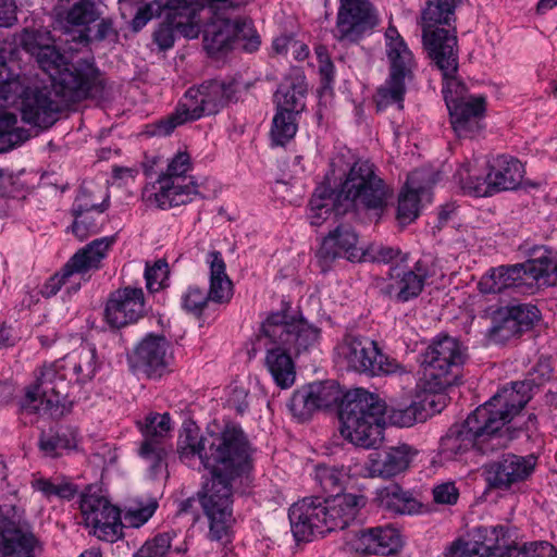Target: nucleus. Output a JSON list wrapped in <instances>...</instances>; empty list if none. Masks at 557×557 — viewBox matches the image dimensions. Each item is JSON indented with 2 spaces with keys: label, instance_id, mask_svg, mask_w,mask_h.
<instances>
[{
  "label": "nucleus",
  "instance_id": "de8ad7c7",
  "mask_svg": "<svg viewBox=\"0 0 557 557\" xmlns=\"http://www.w3.org/2000/svg\"><path fill=\"white\" fill-rule=\"evenodd\" d=\"M435 400L430 397H425L423 401H413L405 408H398L393 411L392 420L399 426H411L416 422H422L426 419L428 413L425 412L426 405L433 407Z\"/></svg>",
  "mask_w": 557,
  "mask_h": 557
},
{
  "label": "nucleus",
  "instance_id": "f257e3e1",
  "mask_svg": "<svg viewBox=\"0 0 557 557\" xmlns=\"http://www.w3.org/2000/svg\"><path fill=\"white\" fill-rule=\"evenodd\" d=\"M20 42L49 75L55 92L65 102H76L91 96L94 89L98 91L100 82L92 63H70L66 57L57 50L49 32L25 29Z\"/></svg>",
  "mask_w": 557,
  "mask_h": 557
},
{
  "label": "nucleus",
  "instance_id": "6ab92c4d",
  "mask_svg": "<svg viewBox=\"0 0 557 557\" xmlns=\"http://www.w3.org/2000/svg\"><path fill=\"white\" fill-rule=\"evenodd\" d=\"M65 383L53 366L44 367L36 381L26 387L20 407L28 413L60 417L64 411Z\"/></svg>",
  "mask_w": 557,
  "mask_h": 557
},
{
  "label": "nucleus",
  "instance_id": "4be33fe9",
  "mask_svg": "<svg viewBox=\"0 0 557 557\" xmlns=\"http://www.w3.org/2000/svg\"><path fill=\"white\" fill-rule=\"evenodd\" d=\"M377 24L369 0H341L333 36L341 42H356Z\"/></svg>",
  "mask_w": 557,
  "mask_h": 557
},
{
  "label": "nucleus",
  "instance_id": "09e8293b",
  "mask_svg": "<svg viewBox=\"0 0 557 557\" xmlns=\"http://www.w3.org/2000/svg\"><path fill=\"white\" fill-rule=\"evenodd\" d=\"M521 333V326L515 322L508 309L499 310L493 318V324L488 330V337L495 343H503Z\"/></svg>",
  "mask_w": 557,
  "mask_h": 557
},
{
  "label": "nucleus",
  "instance_id": "4c0bfd02",
  "mask_svg": "<svg viewBox=\"0 0 557 557\" xmlns=\"http://www.w3.org/2000/svg\"><path fill=\"white\" fill-rule=\"evenodd\" d=\"M203 4L198 0H168L165 11H171V24L175 30L186 38H196L200 33L199 10Z\"/></svg>",
  "mask_w": 557,
  "mask_h": 557
},
{
  "label": "nucleus",
  "instance_id": "5fc2aeb1",
  "mask_svg": "<svg viewBox=\"0 0 557 557\" xmlns=\"http://www.w3.org/2000/svg\"><path fill=\"white\" fill-rule=\"evenodd\" d=\"M34 490L40 492L47 498L58 496L60 498H71L76 493V488L65 482H54L45 478H36L32 481Z\"/></svg>",
  "mask_w": 557,
  "mask_h": 557
},
{
  "label": "nucleus",
  "instance_id": "7ed1b4c3",
  "mask_svg": "<svg viewBox=\"0 0 557 557\" xmlns=\"http://www.w3.org/2000/svg\"><path fill=\"white\" fill-rule=\"evenodd\" d=\"M250 447L232 455L221 461L220 455L207 457L211 479L208 480L200 492L199 502L209 520V535L220 541L227 535L233 523V482L242 475L249 465Z\"/></svg>",
  "mask_w": 557,
  "mask_h": 557
},
{
  "label": "nucleus",
  "instance_id": "0e129e2a",
  "mask_svg": "<svg viewBox=\"0 0 557 557\" xmlns=\"http://www.w3.org/2000/svg\"><path fill=\"white\" fill-rule=\"evenodd\" d=\"M434 500L438 504H455L459 493L454 483L447 482L437 485L433 490Z\"/></svg>",
  "mask_w": 557,
  "mask_h": 557
},
{
  "label": "nucleus",
  "instance_id": "393cba45",
  "mask_svg": "<svg viewBox=\"0 0 557 557\" xmlns=\"http://www.w3.org/2000/svg\"><path fill=\"white\" fill-rule=\"evenodd\" d=\"M34 535L16 519L14 507H0V557H34Z\"/></svg>",
  "mask_w": 557,
  "mask_h": 557
},
{
  "label": "nucleus",
  "instance_id": "72a5a7b5",
  "mask_svg": "<svg viewBox=\"0 0 557 557\" xmlns=\"http://www.w3.org/2000/svg\"><path fill=\"white\" fill-rule=\"evenodd\" d=\"M354 547L363 555L388 556L401 547V540L393 528H369L357 533Z\"/></svg>",
  "mask_w": 557,
  "mask_h": 557
},
{
  "label": "nucleus",
  "instance_id": "b1692460",
  "mask_svg": "<svg viewBox=\"0 0 557 557\" xmlns=\"http://www.w3.org/2000/svg\"><path fill=\"white\" fill-rule=\"evenodd\" d=\"M114 242V236L102 237L79 249L64 265L61 276L55 275L49 281L45 287V294L47 296L55 294L66 278L74 273H85L91 269H98Z\"/></svg>",
  "mask_w": 557,
  "mask_h": 557
},
{
  "label": "nucleus",
  "instance_id": "dca6fc26",
  "mask_svg": "<svg viewBox=\"0 0 557 557\" xmlns=\"http://www.w3.org/2000/svg\"><path fill=\"white\" fill-rule=\"evenodd\" d=\"M503 532V528H499ZM483 537L479 529L471 539H462L453 543L450 550L457 557H549L554 546L547 542L531 543L521 548L499 543L498 529L493 528L490 536Z\"/></svg>",
  "mask_w": 557,
  "mask_h": 557
},
{
  "label": "nucleus",
  "instance_id": "cd10ccee",
  "mask_svg": "<svg viewBox=\"0 0 557 557\" xmlns=\"http://www.w3.org/2000/svg\"><path fill=\"white\" fill-rule=\"evenodd\" d=\"M363 247L358 245V236L348 224H338L324 237L318 258L322 267H326L337 257H344L352 262L364 261Z\"/></svg>",
  "mask_w": 557,
  "mask_h": 557
},
{
  "label": "nucleus",
  "instance_id": "473e14b6",
  "mask_svg": "<svg viewBox=\"0 0 557 557\" xmlns=\"http://www.w3.org/2000/svg\"><path fill=\"white\" fill-rule=\"evenodd\" d=\"M18 50L12 44L0 46V108L13 102L23 90Z\"/></svg>",
  "mask_w": 557,
  "mask_h": 557
},
{
  "label": "nucleus",
  "instance_id": "f8f14e48",
  "mask_svg": "<svg viewBox=\"0 0 557 557\" xmlns=\"http://www.w3.org/2000/svg\"><path fill=\"white\" fill-rule=\"evenodd\" d=\"M341 193L345 208L349 211L364 209L380 215L391 197L385 186L369 161H357L350 168L346 181L342 184Z\"/></svg>",
  "mask_w": 557,
  "mask_h": 557
},
{
  "label": "nucleus",
  "instance_id": "680f3d73",
  "mask_svg": "<svg viewBox=\"0 0 557 557\" xmlns=\"http://www.w3.org/2000/svg\"><path fill=\"white\" fill-rule=\"evenodd\" d=\"M175 27L171 24V11H166V23L159 26L153 33V40L161 50L171 48L174 44Z\"/></svg>",
  "mask_w": 557,
  "mask_h": 557
},
{
  "label": "nucleus",
  "instance_id": "aec40b11",
  "mask_svg": "<svg viewBox=\"0 0 557 557\" xmlns=\"http://www.w3.org/2000/svg\"><path fill=\"white\" fill-rule=\"evenodd\" d=\"M81 511L85 525L91 528L98 539L113 543L122 536L123 523L119 508L91 487L82 495Z\"/></svg>",
  "mask_w": 557,
  "mask_h": 557
},
{
  "label": "nucleus",
  "instance_id": "c85d7f7f",
  "mask_svg": "<svg viewBox=\"0 0 557 557\" xmlns=\"http://www.w3.org/2000/svg\"><path fill=\"white\" fill-rule=\"evenodd\" d=\"M437 180L438 174L428 169L410 173L398 199L397 219L401 224L410 223L418 216L421 197L428 194Z\"/></svg>",
  "mask_w": 557,
  "mask_h": 557
},
{
  "label": "nucleus",
  "instance_id": "f3484780",
  "mask_svg": "<svg viewBox=\"0 0 557 557\" xmlns=\"http://www.w3.org/2000/svg\"><path fill=\"white\" fill-rule=\"evenodd\" d=\"M320 337V329L308 323L304 318L288 320L283 313L272 314L261 326L259 341L268 339L270 345H282L289 352L298 356L309 351Z\"/></svg>",
  "mask_w": 557,
  "mask_h": 557
},
{
  "label": "nucleus",
  "instance_id": "423d86ee",
  "mask_svg": "<svg viewBox=\"0 0 557 557\" xmlns=\"http://www.w3.org/2000/svg\"><path fill=\"white\" fill-rule=\"evenodd\" d=\"M512 436L506 433H495L488 424L485 411L475 409L468 418L454 424L441 441V454L445 458H455L471 448L483 454L493 453L506 447Z\"/></svg>",
  "mask_w": 557,
  "mask_h": 557
},
{
  "label": "nucleus",
  "instance_id": "8fccbe9b",
  "mask_svg": "<svg viewBox=\"0 0 557 557\" xmlns=\"http://www.w3.org/2000/svg\"><path fill=\"white\" fill-rule=\"evenodd\" d=\"M459 178L462 184V189L475 197H487L497 193L496 187L493 186V180L488 172L485 177L472 176L468 166L459 171Z\"/></svg>",
  "mask_w": 557,
  "mask_h": 557
},
{
  "label": "nucleus",
  "instance_id": "37998d69",
  "mask_svg": "<svg viewBox=\"0 0 557 557\" xmlns=\"http://www.w3.org/2000/svg\"><path fill=\"white\" fill-rule=\"evenodd\" d=\"M64 369L73 372L77 382L91 380L97 370L96 350L89 345H81L64 358Z\"/></svg>",
  "mask_w": 557,
  "mask_h": 557
},
{
  "label": "nucleus",
  "instance_id": "7c9ffc66",
  "mask_svg": "<svg viewBox=\"0 0 557 557\" xmlns=\"http://www.w3.org/2000/svg\"><path fill=\"white\" fill-rule=\"evenodd\" d=\"M535 465V457L532 455L507 454L499 460L487 465V480L495 487H509L525 480L534 470Z\"/></svg>",
  "mask_w": 557,
  "mask_h": 557
},
{
  "label": "nucleus",
  "instance_id": "f03ea898",
  "mask_svg": "<svg viewBox=\"0 0 557 557\" xmlns=\"http://www.w3.org/2000/svg\"><path fill=\"white\" fill-rule=\"evenodd\" d=\"M366 505L367 497L354 493H337L324 500L304 498L289 508L293 535L297 541H308L311 536L345 530Z\"/></svg>",
  "mask_w": 557,
  "mask_h": 557
},
{
  "label": "nucleus",
  "instance_id": "ea45409f",
  "mask_svg": "<svg viewBox=\"0 0 557 557\" xmlns=\"http://www.w3.org/2000/svg\"><path fill=\"white\" fill-rule=\"evenodd\" d=\"M264 345L267 346L265 366L274 382L283 389L289 388L296 379L292 352L282 345H270L269 342Z\"/></svg>",
  "mask_w": 557,
  "mask_h": 557
},
{
  "label": "nucleus",
  "instance_id": "6e6d98bb",
  "mask_svg": "<svg viewBox=\"0 0 557 557\" xmlns=\"http://www.w3.org/2000/svg\"><path fill=\"white\" fill-rule=\"evenodd\" d=\"M157 502L149 500L147 504L131 505L124 515L127 525L138 528L149 520L157 509Z\"/></svg>",
  "mask_w": 557,
  "mask_h": 557
},
{
  "label": "nucleus",
  "instance_id": "69168bd1",
  "mask_svg": "<svg viewBox=\"0 0 557 557\" xmlns=\"http://www.w3.org/2000/svg\"><path fill=\"white\" fill-rule=\"evenodd\" d=\"M27 131L0 132V153L5 152L29 138Z\"/></svg>",
  "mask_w": 557,
  "mask_h": 557
},
{
  "label": "nucleus",
  "instance_id": "58836bf2",
  "mask_svg": "<svg viewBox=\"0 0 557 557\" xmlns=\"http://www.w3.org/2000/svg\"><path fill=\"white\" fill-rule=\"evenodd\" d=\"M416 451L407 444L389 447L377 458H372L369 472L372 476L392 478L405 471Z\"/></svg>",
  "mask_w": 557,
  "mask_h": 557
},
{
  "label": "nucleus",
  "instance_id": "c03bdc74",
  "mask_svg": "<svg viewBox=\"0 0 557 557\" xmlns=\"http://www.w3.org/2000/svg\"><path fill=\"white\" fill-rule=\"evenodd\" d=\"M496 191L516 189L523 177V166L516 159L499 158L490 170Z\"/></svg>",
  "mask_w": 557,
  "mask_h": 557
},
{
  "label": "nucleus",
  "instance_id": "0eeeda50",
  "mask_svg": "<svg viewBox=\"0 0 557 557\" xmlns=\"http://www.w3.org/2000/svg\"><path fill=\"white\" fill-rule=\"evenodd\" d=\"M232 82L208 81L197 87H190L184 95L183 101L176 111L160 122L158 132L161 135L170 134L176 126L200 119L203 115L218 113L235 95Z\"/></svg>",
  "mask_w": 557,
  "mask_h": 557
},
{
  "label": "nucleus",
  "instance_id": "e2e57ef3",
  "mask_svg": "<svg viewBox=\"0 0 557 557\" xmlns=\"http://www.w3.org/2000/svg\"><path fill=\"white\" fill-rule=\"evenodd\" d=\"M364 261L388 262L394 259L397 251L392 247L371 245L363 249Z\"/></svg>",
  "mask_w": 557,
  "mask_h": 557
},
{
  "label": "nucleus",
  "instance_id": "412c9836",
  "mask_svg": "<svg viewBox=\"0 0 557 557\" xmlns=\"http://www.w3.org/2000/svg\"><path fill=\"white\" fill-rule=\"evenodd\" d=\"M210 264V289L206 293L198 287H189L183 296L184 308L198 315L207 305L208 300L215 302L228 301L232 297L233 285L226 274L225 262L218 251L209 253Z\"/></svg>",
  "mask_w": 557,
  "mask_h": 557
},
{
  "label": "nucleus",
  "instance_id": "bb28decb",
  "mask_svg": "<svg viewBox=\"0 0 557 557\" xmlns=\"http://www.w3.org/2000/svg\"><path fill=\"white\" fill-rule=\"evenodd\" d=\"M102 4L103 0H77L72 8L66 11L64 16L65 38L61 39L62 42L65 44L64 51L66 53L78 52L89 44L86 29H78L72 33L67 27L70 25L85 26L95 22L101 15L100 7Z\"/></svg>",
  "mask_w": 557,
  "mask_h": 557
},
{
  "label": "nucleus",
  "instance_id": "c756f323",
  "mask_svg": "<svg viewBox=\"0 0 557 557\" xmlns=\"http://www.w3.org/2000/svg\"><path fill=\"white\" fill-rule=\"evenodd\" d=\"M134 358L149 376L160 377L173 359L171 344L163 335H147L136 347Z\"/></svg>",
  "mask_w": 557,
  "mask_h": 557
},
{
  "label": "nucleus",
  "instance_id": "4d7b16f0",
  "mask_svg": "<svg viewBox=\"0 0 557 557\" xmlns=\"http://www.w3.org/2000/svg\"><path fill=\"white\" fill-rule=\"evenodd\" d=\"M168 275L169 265L164 259L157 260L151 267L147 265L145 278L148 290L153 293L162 288Z\"/></svg>",
  "mask_w": 557,
  "mask_h": 557
},
{
  "label": "nucleus",
  "instance_id": "9d476101",
  "mask_svg": "<svg viewBox=\"0 0 557 557\" xmlns=\"http://www.w3.org/2000/svg\"><path fill=\"white\" fill-rule=\"evenodd\" d=\"M203 24V45L209 53L228 48L235 40L244 41L243 48L249 52L258 49L259 36L250 21L232 20L225 11H216L214 4L202 5L198 12Z\"/></svg>",
  "mask_w": 557,
  "mask_h": 557
},
{
  "label": "nucleus",
  "instance_id": "39448f33",
  "mask_svg": "<svg viewBox=\"0 0 557 557\" xmlns=\"http://www.w3.org/2000/svg\"><path fill=\"white\" fill-rule=\"evenodd\" d=\"M460 0H429L422 11V38L431 59L450 73L456 69L457 37L440 25H450Z\"/></svg>",
  "mask_w": 557,
  "mask_h": 557
},
{
  "label": "nucleus",
  "instance_id": "3c124183",
  "mask_svg": "<svg viewBox=\"0 0 557 557\" xmlns=\"http://www.w3.org/2000/svg\"><path fill=\"white\" fill-rule=\"evenodd\" d=\"M295 115L296 114L277 110L271 129V136L275 145L283 146L295 136L297 132Z\"/></svg>",
  "mask_w": 557,
  "mask_h": 557
},
{
  "label": "nucleus",
  "instance_id": "a18cd8bd",
  "mask_svg": "<svg viewBox=\"0 0 557 557\" xmlns=\"http://www.w3.org/2000/svg\"><path fill=\"white\" fill-rule=\"evenodd\" d=\"M391 277L393 282L389 284V293L399 301L418 296L424 283L422 276L412 271L403 272L399 268L392 270Z\"/></svg>",
  "mask_w": 557,
  "mask_h": 557
},
{
  "label": "nucleus",
  "instance_id": "13d9d810",
  "mask_svg": "<svg viewBox=\"0 0 557 557\" xmlns=\"http://www.w3.org/2000/svg\"><path fill=\"white\" fill-rule=\"evenodd\" d=\"M170 546V536L159 534L152 541L147 542L134 557H165Z\"/></svg>",
  "mask_w": 557,
  "mask_h": 557
},
{
  "label": "nucleus",
  "instance_id": "c9c22d12",
  "mask_svg": "<svg viewBox=\"0 0 557 557\" xmlns=\"http://www.w3.org/2000/svg\"><path fill=\"white\" fill-rule=\"evenodd\" d=\"M448 111L455 133L459 137H471L481 128L479 120L485 112V98L475 97L466 102L449 99Z\"/></svg>",
  "mask_w": 557,
  "mask_h": 557
},
{
  "label": "nucleus",
  "instance_id": "6e6552de",
  "mask_svg": "<svg viewBox=\"0 0 557 557\" xmlns=\"http://www.w3.org/2000/svg\"><path fill=\"white\" fill-rule=\"evenodd\" d=\"M248 447L249 443L243 430L235 425H226L221 433L202 437L195 423L186 422L177 441V453L182 460L198 456L207 469L210 461L207 457L210 453L220 455L219 458L223 461Z\"/></svg>",
  "mask_w": 557,
  "mask_h": 557
},
{
  "label": "nucleus",
  "instance_id": "864d4df0",
  "mask_svg": "<svg viewBox=\"0 0 557 557\" xmlns=\"http://www.w3.org/2000/svg\"><path fill=\"white\" fill-rule=\"evenodd\" d=\"M346 476L347 473L344 469L329 467L325 465H319L315 467V480L327 493H333L339 490Z\"/></svg>",
  "mask_w": 557,
  "mask_h": 557
},
{
  "label": "nucleus",
  "instance_id": "338daca9",
  "mask_svg": "<svg viewBox=\"0 0 557 557\" xmlns=\"http://www.w3.org/2000/svg\"><path fill=\"white\" fill-rule=\"evenodd\" d=\"M72 231L78 239L83 240L87 238L89 234L97 231V224L90 221L88 216H84V214L82 216L75 215Z\"/></svg>",
  "mask_w": 557,
  "mask_h": 557
},
{
  "label": "nucleus",
  "instance_id": "79ce46f5",
  "mask_svg": "<svg viewBox=\"0 0 557 557\" xmlns=\"http://www.w3.org/2000/svg\"><path fill=\"white\" fill-rule=\"evenodd\" d=\"M379 506L392 513L410 515L419 509L418 502L397 484H389L377 491Z\"/></svg>",
  "mask_w": 557,
  "mask_h": 557
},
{
  "label": "nucleus",
  "instance_id": "a19ab883",
  "mask_svg": "<svg viewBox=\"0 0 557 557\" xmlns=\"http://www.w3.org/2000/svg\"><path fill=\"white\" fill-rule=\"evenodd\" d=\"M306 94L307 85L304 77H286L274 95L277 110L298 114L305 109Z\"/></svg>",
  "mask_w": 557,
  "mask_h": 557
},
{
  "label": "nucleus",
  "instance_id": "49530a36",
  "mask_svg": "<svg viewBox=\"0 0 557 557\" xmlns=\"http://www.w3.org/2000/svg\"><path fill=\"white\" fill-rule=\"evenodd\" d=\"M76 432L71 429H58L42 433L39 440L40 450L48 457H59L63 451L76 448Z\"/></svg>",
  "mask_w": 557,
  "mask_h": 557
},
{
  "label": "nucleus",
  "instance_id": "4468645a",
  "mask_svg": "<svg viewBox=\"0 0 557 557\" xmlns=\"http://www.w3.org/2000/svg\"><path fill=\"white\" fill-rule=\"evenodd\" d=\"M337 352L347 367L358 373L371 376L405 374L413 379L409 370L383 355L377 344L369 338L347 334L338 345Z\"/></svg>",
  "mask_w": 557,
  "mask_h": 557
},
{
  "label": "nucleus",
  "instance_id": "a211bd4d",
  "mask_svg": "<svg viewBox=\"0 0 557 557\" xmlns=\"http://www.w3.org/2000/svg\"><path fill=\"white\" fill-rule=\"evenodd\" d=\"M532 384L530 381L515 382L510 386L503 387L487 403L478 407V410L485 411L488 424L495 433H506L518 436L521 429L506 426L531 399Z\"/></svg>",
  "mask_w": 557,
  "mask_h": 557
},
{
  "label": "nucleus",
  "instance_id": "052dcab7",
  "mask_svg": "<svg viewBox=\"0 0 557 557\" xmlns=\"http://www.w3.org/2000/svg\"><path fill=\"white\" fill-rule=\"evenodd\" d=\"M161 11L162 4L159 2L148 3L145 7L138 9L137 13L131 22L133 30H140L153 16L160 15Z\"/></svg>",
  "mask_w": 557,
  "mask_h": 557
},
{
  "label": "nucleus",
  "instance_id": "a878e982",
  "mask_svg": "<svg viewBox=\"0 0 557 557\" xmlns=\"http://www.w3.org/2000/svg\"><path fill=\"white\" fill-rule=\"evenodd\" d=\"M145 311L143 289L128 286L111 294L106 307V319L111 326L120 329L137 322Z\"/></svg>",
  "mask_w": 557,
  "mask_h": 557
},
{
  "label": "nucleus",
  "instance_id": "774afa93",
  "mask_svg": "<svg viewBox=\"0 0 557 557\" xmlns=\"http://www.w3.org/2000/svg\"><path fill=\"white\" fill-rule=\"evenodd\" d=\"M16 21L14 0H0V27L11 26Z\"/></svg>",
  "mask_w": 557,
  "mask_h": 557
},
{
  "label": "nucleus",
  "instance_id": "ddd939ff",
  "mask_svg": "<svg viewBox=\"0 0 557 557\" xmlns=\"http://www.w3.org/2000/svg\"><path fill=\"white\" fill-rule=\"evenodd\" d=\"M385 37L387 40L386 53L389 61V76L385 84L377 89L374 99L379 110L393 104L401 110L404 108L406 83L412 78L414 61L411 51L395 27L389 26Z\"/></svg>",
  "mask_w": 557,
  "mask_h": 557
},
{
  "label": "nucleus",
  "instance_id": "9b49d317",
  "mask_svg": "<svg viewBox=\"0 0 557 557\" xmlns=\"http://www.w3.org/2000/svg\"><path fill=\"white\" fill-rule=\"evenodd\" d=\"M556 273L557 265L552 264L548 256H541L513 265H502L490 270L479 282V289L484 294L502 293L508 288L533 294L540 281L549 273Z\"/></svg>",
  "mask_w": 557,
  "mask_h": 557
},
{
  "label": "nucleus",
  "instance_id": "2eb2a0df",
  "mask_svg": "<svg viewBox=\"0 0 557 557\" xmlns=\"http://www.w3.org/2000/svg\"><path fill=\"white\" fill-rule=\"evenodd\" d=\"M190 170L188 153H176L169 162L166 171L158 177V190L149 200L162 210L191 201L193 196L198 194V185L189 175Z\"/></svg>",
  "mask_w": 557,
  "mask_h": 557
},
{
  "label": "nucleus",
  "instance_id": "2f4dec72",
  "mask_svg": "<svg viewBox=\"0 0 557 557\" xmlns=\"http://www.w3.org/2000/svg\"><path fill=\"white\" fill-rule=\"evenodd\" d=\"M21 113L25 123L46 129L58 121L59 104L47 89L27 88L22 98Z\"/></svg>",
  "mask_w": 557,
  "mask_h": 557
},
{
  "label": "nucleus",
  "instance_id": "5701e85b",
  "mask_svg": "<svg viewBox=\"0 0 557 557\" xmlns=\"http://www.w3.org/2000/svg\"><path fill=\"white\" fill-rule=\"evenodd\" d=\"M344 395L335 381L315 382L293 394L289 409L300 419L309 418L317 409L327 408L343 400Z\"/></svg>",
  "mask_w": 557,
  "mask_h": 557
},
{
  "label": "nucleus",
  "instance_id": "1a4fd4ad",
  "mask_svg": "<svg viewBox=\"0 0 557 557\" xmlns=\"http://www.w3.org/2000/svg\"><path fill=\"white\" fill-rule=\"evenodd\" d=\"M467 357V348L457 338L434 341L424 354V388L437 394L456 384Z\"/></svg>",
  "mask_w": 557,
  "mask_h": 557
},
{
  "label": "nucleus",
  "instance_id": "20e7f679",
  "mask_svg": "<svg viewBox=\"0 0 557 557\" xmlns=\"http://www.w3.org/2000/svg\"><path fill=\"white\" fill-rule=\"evenodd\" d=\"M385 405L377 396L356 388L341 404V434L351 444L375 448L383 440Z\"/></svg>",
  "mask_w": 557,
  "mask_h": 557
},
{
  "label": "nucleus",
  "instance_id": "603ef678",
  "mask_svg": "<svg viewBox=\"0 0 557 557\" xmlns=\"http://www.w3.org/2000/svg\"><path fill=\"white\" fill-rule=\"evenodd\" d=\"M441 72L443 73V77L445 79V86L443 88L446 106L448 107L449 99L455 100L456 102H466V100L471 99V96L467 95L466 86L455 77V74L458 70V58L456 57V69L450 71V73L445 72V69L436 65Z\"/></svg>",
  "mask_w": 557,
  "mask_h": 557
},
{
  "label": "nucleus",
  "instance_id": "bf43d9fd",
  "mask_svg": "<svg viewBox=\"0 0 557 557\" xmlns=\"http://www.w3.org/2000/svg\"><path fill=\"white\" fill-rule=\"evenodd\" d=\"M510 315L521 326V333L537 320V309L530 305H519L508 309Z\"/></svg>",
  "mask_w": 557,
  "mask_h": 557
},
{
  "label": "nucleus",
  "instance_id": "f704fd0d",
  "mask_svg": "<svg viewBox=\"0 0 557 557\" xmlns=\"http://www.w3.org/2000/svg\"><path fill=\"white\" fill-rule=\"evenodd\" d=\"M342 205H344V197L341 190L335 191L326 185L317 187L309 202L311 225L321 226L329 221L336 222L338 216L350 212Z\"/></svg>",
  "mask_w": 557,
  "mask_h": 557
},
{
  "label": "nucleus",
  "instance_id": "e433bc0d",
  "mask_svg": "<svg viewBox=\"0 0 557 557\" xmlns=\"http://www.w3.org/2000/svg\"><path fill=\"white\" fill-rule=\"evenodd\" d=\"M170 430L171 418L168 413H150L145 418V423L141 426L145 441L140 447V455L150 461L153 472L158 470L162 462V450L158 447L157 442L159 438L166 436Z\"/></svg>",
  "mask_w": 557,
  "mask_h": 557
}]
</instances>
